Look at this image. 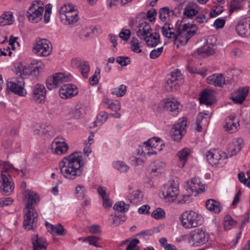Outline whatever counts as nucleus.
I'll return each mask as SVG.
<instances>
[{"instance_id": "obj_41", "label": "nucleus", "mask_w": 250, "mask_h": 250, "mask_svg": "<svg viewBox=\"0 0 250 250\" xmlns=\"http://www.w3.org/2000/svg\"><path fill=\"white\" fill-rule=\"evenodd\" d=\"M100 241L101 238L98 237H96L95 236H90L87 237H85L83 239L84 242H87L89 243V245H93L96 247L100 248L101 247L100 245Z\"/></svg>"}, {"instance_id": "obj_22", "label": "nucleus", "mask_w": 250, "mask_h": 250, "mask_svg": "<svg viewBox=\"0 0 250 250\" xmlns=\"http://www.w3.org/2000/svg\"><path fill=\"white\" fill-rule=\"evenodd\" d=\"M244 146V140L241 138H237L233 139L229 144V156L231 157L239 152Z\"/></svg>"}, {"instance_id": "obj_3", "label": "nucleus", "mask_w": 250, "mask_h": 250, "mask_svg": "<svg viewBox=\"0 0 250 250\" xmlns=\"http://www.w3.org/2000/svg\"><path fill=\"white\" fill-rule=\"evenodd\" d=\"M185 19L180 21L179 26L176 31V40L181 45H185L188 41L196 33L198 28L191 23H184Z\"/></svg>"}, {"instance_id": "obj_62", "label": "nucleus", "mask_w": 250, "mask_h": 250, "mask_svg": "<svg viewBox=\"0 0 250 250\" xmlns=\"http://www.w3.org/2000/svg\"><path fill=\"white\" fill-rule=\"evenodd\" d=\"M157 15V12L154 8H151L147 12V17L149 19L150 21H154L155 20V17Z\"/></svg>"}, {"instance_id": "obj_46", "label": "nucleus", "mask_w": 250, "mask_h": 250, "mask_svg": "<svg viewBox=\"0 0 250 250\" xmlns=\"http://www.w3.org/2000/svg\"><path fill=\"white\" fill-rule=\"evenodd\" d=\"M129 207V204H126L123 201H120L115 204L113 209L116 211L125 212L128 210Z\"/></svg>"}, {"instance_id": "obj_38", "label": "nucleus", "mask_w": 250, "mask_h": 250, "mask_svg": "<svg viewBox=\"0 0 250 250\" xmlns=\"http://www.w3.org/2000/svg\"><path fill=\"white\" fill-rule=\"evenodd\" d=\"M196 4L194 2H189L184 8V14L188 18H191L198 14L196 9Z\"/></svg>"}, {"instance_id": "obj_42", "label": "nucleus", "mask_w": 250, "mask_h": 250, "mask_svg": "<svg viewBox=\"0 0 250 250\" xmlns=\"http://www.w3.org/2000/svg\"><path fill=\"white\" fill-rule=\"evenodd\" d=\"M126 92V86L124 84H121L118 87L113 88L111 90V94L116 95L118 97H121L125 95Z\"/></svg>"}, {"instance_id": "obj_33", "label": "nucleus", "mask_w": 250, "mask_h": 250, "mask_svg": "<svg viewBox=\"0 0 250 250\" xmlns=\"http://www.w3.org/2000/svg\"><path fill=\"white\" fill-rule=\"evenodd\" d=\"M165 167V163L156 160L150 164L148 167V171L150 173H162Z\"/></svg>"}, {"instance_id": "obj_49", "label": "nucleus", "mask_w": 250, "mask_h": 250, "mask_svg": "<svg viewBox=\"0 0 250 250\" xmlns=\"http://www.w3.org/2000/svg\"><path fill=\"white\" fill-rule=\"evenodd\" d=\"M53 229L52 234H57V235L63 236L66 233V230L64 229L63 227L61 224H58L54 226Z\"/></svg>"}, {"instance_id": "obj_54", "label": "nucleus", "mask_w": 250, "mask_h": 250, "mask_svg": "<svg viewBox=\"0 0 250 250\" xmlns=\"http://www.w3.org/2000/svg\"><path fill=\"white\" fill-rule=\"evenodd\" d=\"M165 214L164 210L162 208H158L152 212L151 216L156 219H159L164 216Z\"/></svg>"}, {"instance_id": "obj_17", "label": "nucleus", "mask_w": 250, "mask_h": 250, "mask_svg": "<svg viewBox=\"0 0 250 250\" xmlns=\"http://www.w3.org/2000/svg\"><path fill=\"white\" fill-rule=\"evenodd\" d=\"M78 90L76 85L68 83L63 85L59 90V95L62 99H66L77 95Z\"/></svg>"}, {"instance_id": "obj_23", "label": "nucleus", "mask_w": 250, "mask_h": 250, "mask_svg": "<svg viewBox=\"0 0 250 250\" xmlns=\"http://www.w3.org/2000/svg\"><path fill=\"white\" fill-rule=\"evenodd\" d=\"M187 188L190 189L192 193H198L205 190L203 185L199 178H192L190 181L187 182Z\"/></svg>"}, {"instance_id": "obj_11", "label": "nucleus", "mask_w": 250, "mask_h": 250, "mask_svg": "<svg viewBox=\"0 0 250 250\" xmlns=\"http://www.w3.org/2000/svg\"><path fill=\"white\" fill-rule=\"evenodd\" d=\"M159 108L171 113L172 115H177L182 110V106L174 99H167L161 101L158 105Z\"/></svg>"}, {"instance_id": "obj_56", "label": "nucleus", "mask_w": 250, "mask_h": 250, "mask_svg": "<svg viewBox=\"0 0 250 250\" xmlns=\"http://www.w3.org/2000/svg\"><path fill=\"white\" fill-rule=\"evenodd\" d=\"M116 61L121 66H126L130 63V58L125 56L118 57Z\"/></svg>"}, {"instance_id": "obj_14", "label": "nucleus", "mask_w": 250, "mask_h": 250, "mask_svg": "<svg viewBox=\"0 0 250 250\" xmlns=\"http://www.w3.org/2000/svg\"><path fill=\"white\" fill-rule=\"evenodd\" d=\"M187 121L183 120L175 124L170 131L172 139L176 142H179L186 133Z\"/></svg>"}, {"instance_id": "obj_32", "label": "nucleus", "mask_w": 250, "mask_h": 250, "mask_svg": "<svg viewBox=\"0 0 250 250\" xmlns=\"http://www.w3.org/2000/svg\"><path fill=\"white\" fill-rule=\"evenodd\" d=\"M206 207L208 210L215 213H219L222 210L220 203L212 199L207 200Z\"/></svg>"}, {"instance_id": "obj_27", "label": "nucleus", "mask_w": 250, "mask_h": 250, "mask_svg": "<svg viewBox=\"0 0 250 250\" xmlns=\"http://www.w3.org/2000/svg\"><path fill=\"white\" fill-rule=\"evenodd\" d=\"M196 52L200 57H206L214 53L212 43H207L197 49Z\"/></svg>"}, {"instance_id": "obj_47", "label": "nucleus", "mask_w": 250, "mask_h": 250, "mask_svg": "<svg viewBox=\"0 0 250 250\" xmlns=\"http://www.w3.org/2000/svg\"><path fill=\"white\" fill-rule=\"evenodd\" d=\"M243 5L241 0H231L230 3L229 12L230 14L238 9H242Z\"/></svg>"}, {"instance_id": "obj_8", "label": "nucleus", "mask_w": 250, "mask_h": 250, "mask_svg": "<svg viewBox=\"0 0 250 250\" xmlns=\"http://www.w3.org/2000/svg\"><path fill=\"white\" fill-rule=\"evenodd\" d=\"M227 157L224 152L217 150L208 151L206 154L207 161L211 165L219 167H223L226 163Z\"/></svg>"}, {"instance_id": "obj_31", "label": "nucleus", "mask_w": 250, "mask_h": 250, "mask_svg": "<svg viewBox=\"0 0 250 250\" xmlns=\"http://www.w3.org/2000/svg\"><path fill=\"white\" fill-rule=\"evenodd\" d=\"M208 83L210 84H213L216 86H221L225 84V79L221 74H214L208 77Z\"/></svg>"}, {"instance_id": "obj_60", "label": "nucleus", "mask_w": 250, "mask_h": 250, "mask_svg": "<svg viewBox=\"0 0 250 250\" xmlns=\"http://www.w3.org/2000/svg\"><path fill=\"white\" fill-rule=\"evenodd\" d=\"M131 34V31L129 29H122L119 34V37L124 41H127Z\"/></svg>"}, {"instance_id": "obj_64", "label": "nucleus", "mask_w": 250, "mask_h": 250, "mask_svg": "<svg viewBox=\"0 0 250 250\" xmlns=\"http://www.w3.org/2000/svg\"><path fill=\"white\" fill-rule=\"evenodd\" d=\"M39 127L41 129L42 133L44 134H49V132L52 129V127L51 126H48L45 125H39Z\"/></svg>"}, {"instance_id": "obj_10", "label": "nucleus", "mask_w": 250, "mask_h": 250, "mask_svg": "<svg viewBox=\"0 0 250 250\" xmlns=\"http://www.w3.org/2000/svg\"><path fill=\"white\" fill-rule=\"evenodd\" d=\"M50 42L45 39L38 38L36 43L33 47V51L39 56H48L52 51V48L49 45Z\"/></svg>"}, {"instance_id": "obj_50", "label": "nucleus", "mask_w": 250, "mask_h": 250, "mask_svg": "<svg viewBox=\"0 0 250 250\" xmlns=\"http://www.w3.org/2000/svg\"><path fill=\"white\" fill-rule=\"evenodd\" d=\"M84 113V110L83 107L78 106L71 111L72 116L76 119L81 118Z\"/></svg>"}, {"instance_id": "obj_19", "label": "nucleus", "mask_w": 250, "mask_h": 250, "mask_svg": "<svg viewBox=\"0 0 250 250\" xmlns=\"http://www.w3.org/2000/svg\"><path fill=\"white\" fill-rule=\"evenodd\" d=\"M24 197L27 199L26 209L34 208L33 206L39 202V197L37 193L30 190H24L23 192Z\"/></svg>"}, {"instance_id": "obj_4", "label": "nucleus", "mask_w": 250, "mask_h": 250, "mask_svg": "<svg viewBox=\"0 0 250 250\" xmlns=\"http://www.w3.org/2000/svg\"><path fill=\"white\" fill-rule=\"evenodd\" d=\"M202 216L193 210L184 211L180 216V221L184 228L191 229L201 223Z\"/></svg>"}, {"instance_id": "obj_18", "label": "nucleus", "mask_w": 250, "mask_h": 250, "mask_svg": "<svg viewBox=\"0 0 250 250\" xmlns=\"http://www.w3.org/2000/svg\"><path fill=\"white\" fill-rule=\"evenodd\" d=\"M249 91V87H241L232 93L231 99L234 103L241 104L245 100Z\"/></svg>"}, {"instance_id": "obj_45", "label": "nucleus", "mask_w": 250, "mask_h": 250, "mask_svg": "<svg viewBox=\"0 0 250 250\" xmlns=\"http://www.w3.org/2000/svg\"><path fill=\"white\" fill-rule=\"evenodd\" d=\"M236 224L234 220L229 215H227L224 218V227L225 230H229Z\"/></svg>"}, {"instance_id": "obj_43", "label": "nucleus", "mask_w": 250, "mask_h": 250, "mask_svg": "<svg viewBox=\"0 0 250 250\" xmlns=\"http://www.w3.org/2000/svg\"><path fill=\"white\" fill-rule=\"evenodd\" d=\"M79 68L83 78H87L90 70L89 63L87 61H83L81 62Z\"/></svg>"}, {"instance_id": "obj_20", "label": "nucleus", "mask_w": 250, "mask_h": 250, "mask_svg": "<svg viewBox=\"0 0 250 250\" xmlns=\"http://www.w3.org/2000/svg\"><path fill=\"white\" fill-rule=\"evenodd\" d=\"M68 146L64 141H59L57 138L54 139L51 145L52 152L57 155H62L65 153L68 149Z\"/></svg>"}, {"instance_id": "obj_55", "label": "nucleus", "mask_w": 250, "mask_h": 250, "mask_svg": "<svg viewBox=\"0 0 250 250\" xmlns=\"http://www.w3.org/2000/svg\"><path fill=\"white\" fill-rule=\"evenodd\" d=\"M121 104L118 101H114L111 102L109 106H106V107L110 109L113 111L117 112L121 109Z\"/></svg>"}, {"instance_id": "obj_28", "label": "nucleus", "mask_w": 250, "mask_h": 250, "mask_svg": "<svg viewBox=\"0 0 250 250\" xmlns=\"http://www.w3.org/2000/svg\"><path fill=\"white\" fill-rule=\"evenodd\" d=\"M247 21L246 20L240 21L236 26V31L240 36H244L248 33L249 29H250V21Z\"/></svg>"}, {"instance_id": "obj_40", "label": "nucleus", "mask_w": 250, "mask_h": 250, "mask_svg": "<svg viewBox=\"0 0 250 250\" xmlns=\"http://www.w3.org/2000/svg\"><path fill=\"white\" fill-rule=\"evenodd\" d=\"M170 13H172L173 14H174L173 11H170L167 7H164L160 8L159 12L160 20L163 22H165L167 18L170 16Z\"/></svg>"}, {"instance_id": "obj_58", "label": "nucleus", "mask_w": 250, "mask_h": 250, "mask_svg": "<svg viewBox=\"0 0 250 250\" xmlns=\"http://www.w3.org/2000/svg\"><path fill=\"white\" fill-rule=\"evenodd\" d=\"M118 37L115 36L112 34H110L108 35V39L110 42L112 43V50L114 52H115L116 50V46L118 44L117 40Z\"/></svg>"}, {"instance_id": "obj_15", "label": "nucleus", "mask_w": 250, "mask_h": 250, "mask_svg": "<svg viewBox=\"0 0 250 250\" xmlns=\"http://www.w3.org/2000/svg\"><path fill=\"white\" fill-rule=\"evenodd\" d=\"M43 10V7L36 4H32L26 13L29 21L33 23H37L40 21L42 17Z\"/></svg>"}, {"instance_id": "obj_16", "label": "nucleus", "mask_w": 250, "mask_h": 250, "mask_svg": "<svg viewBox=\"0 0 250 250\" xmlns=\"http://www.w3.org/2000/svg\"><path fill=\"white\" fill-rule=\"evenodd\" d=\"M46 94V89L43 84L38 83L32 88V99L36 103L40 104L44 101Z\"/></svg>"}, {"instance_id": "obj_13", "label": "nucleus", "mask_w": 250, "mask_h": 250, "mask_svg": "<svg viewBox=\"0 0 250 250\" xmlns=\"http://www.w3.org/2000/svg\"><path fill=\"white\" fill-rule=\"evenodd\" d=\"M27 210L24 217L23 227L27 230L34 229L36 227L38 221V213L35 208L26 209Z\"/></svg>"}, {"instance_id": "obj_29", "label": "nucleus", "mask_w": 250, "mask_h": 250, "mask_svg": "<svg viewBox=\"0 0 250 250\" xmlns=\"http://www.w3.org/2000/svg\"><path fill=\"white\" fill-rule=\"evenodd\" d=\"M151 31V28L150 24L146 21H143L139 24L136 35L140 39H143L149 34Z\"/></svg>"}, {"instance_id": "obj_30", "label": "nucleus", "mask_w": 250, "mask_h": 250, "mask_svg": "<svg viewBox=\"0 0 250 250\" xmlns=\"http://www.w3.org/2000/svg\"><path fill=\"white\" fill-rule=\"evenodd\" d=\"M32 242L34 250H45L46 249V240L43 237H40L38 235H35L32 238Z\"/></svg>"}, {"instance_id": "obj_12", "label": "nucleus", "mask_w": 250, "mask_h": 250, "mask_svg": "<svg viewBox=\"0 0 250 250\" xmlns=\"http://www.w3.org/2000/svg\"><path fill=\"white\" fill-rule=\"evenodd\" d=\"M44 67V65L42 64L39 65L34 66L30 65L26 66L22 63H20L18 65L17 71L20 76L25 77L29 75H33L37 77L43 70Z\"/></svg>"}, {"instance_id": "obj_39", "label": "nucleus", "mask_w": 250, "mask_h": 250, "mask_svg": "<svg viewBox=\"0 0 250 250\" xmlns=\"http://www.w3.org/2000/svg\"><path fill=\"white\" fill-rule=\"evenodd\" d=\"M13 18L11 12H4L0 17V26L12 24L13 22Z\"/></svg>"}, {"instance_id": "obj_21", "label": "nucleus", "mask_w": 250, "mask_h": 250, "mask_svg": "<svg viewBox=\"0 0 250 250\" xmlns=\"http://www.w3.org/2000/svg\"><path fill=\"white\" fill-rule=\"evenodd\" d=\"M178 194L179 188L176 183L171 184L170 186L163 191V195L166 200L169 202H173Z\"/></svg>"}, {"instance_id": "obj_6", "label": "nucleus", "mask_w": 250, "mask_h": 250, "mask_svg": "<svg viewBox=\"0 0 250 250\" xmlns=\"http://www.w3.org/2000/svg\"><path fill=\"white\" fill-rule=\"evenodd\" d=\"M72 76L70 74L65 75L62 73H57L52 76L47 78L46 80V85L49 90L58 87L63 83L67 82L71 80Z\"/></svg>"}, {"instance_id": "obj_2", "label": "nucleus", "mask_w": 250, "mask_h": 250, "mask_svg": "<svg viewBox=\"0 0 250 250\" xmlns=\"http://www.w3.org/2000/svg\"><path fill=\"white\" fill-rule=\"evenodd\" d=\"M0 165L2 167L0 172V183H2L0 187L1 193L4 195H9L14 189L12 178L8 172L12 165L9 162L2 161L0 162Z\"/></svg>"}, {"instance_id": "obj_25", "label": "nucleus", "mask_w": 250, "mask_h": 250, "mask_svg": "<svg viewBox=\"0 0 250 250\" xmlns=\"http://www.w3.org/2000/svg\"><path fill=\"white\" fill-rule=\"evenodd\" d=\"M225 127L227 131L234 133L237 131L239 127V121L233 115L228 116L225 119Z\"/></svg>"}, {"instance_id": "obj_24", "label": "nucleus", "mask_w": 250, "mask_h": 250, "mask_svg": "<svg viewBox=\"0 0 250 250\" xmlns=\"http://www.w3.org/2000/svg\"><path fill=\"white\" fill-rule=\"evenodd\" d=\"M79 19L78 11L75 9L68 12L66 15H61L60 19L63 24L70 25L77 22Z\"/></svg>"}, {"instance_id": "obj_61", "label": "nucleus", "mask_w": 250, "mask_h": 250, "mask_svg": "<svg viewBox=\"0 0 250 250\" xmlns=\"http://www.w3.org/2000/svg\"><path fill=\"white\" fill-rule=\"evenodd\" d=\"M13 200L10 197H3L1 198L0 201V207H3L11 205Z\"/></svg>"}, {"instance_id": "obj_9", "label": "nucleus", "mask_w": 250, "mask_h": 250, "mask_svg": "<svg viewBox=\"0 0 250 250\" xmlns=\"http://www.w3.org/2000/svg\"><path fill=\"white\" fill-rule=\"evenodd\" d=\"M21 77L17 79H13L12 81L7 82V88L12 92L21 96L26 95V92L24 88V77Z\"/></svg>"}, {"instance_id": "obj_53", "label": "nucleus", "mask_w": 250, "mask_h": 250, "mask_svg": "<svg viewBox=\"0 0 250 250\" xmlns=\"http://www.w3.org/2000/svg\"><path fill=\"white\" fill-rule=\"evenodd\" d=\"M92 33V29L90 27H85L83 28L80 33V37L81 39L84 40L87 38L90 34Z\"/></svg>"}, {"instance_id": "obj_1", "label": "nucleus", "mask_w": 250, "mask_h": 250, "mask_svg": "<svg viewBox=\"0 0 250 250\" xmlns=\"http://www.w3.org/2000/svg\"><path fill=\"white\" fill-rule=\"evenodd\" d=\"M83 166L82 155L78 152L64 157L59 163L62 174L65 178L70 180L74 179L82 174Z\"/></svg>"}, {"instance_id": "obj_36", "label": "nucleus", "mask_w": 250, "mask_h": 250, "mask_svg": "<svg viewBox=\"0 0 250 250\" xmlns=\"http://www.w3.org/2000/svg\"><path fill=\"white\" fill-rule=\"evenodd\" d=\"M145 40L147 45L150 47H155L160 42L159 35L157 33H151L143 38Z\"/></svg>"}, {"instance_id": "obj_63", "label": "nucleus", "mask_w": 250, "mask_h": 250, "mask_svg": "<svg viewBox=\"0 0 250 250\" xmlns=\"http://www.w3.org/2000/svg\"><path fill=\"white\" fill-rule=\"evenodd\" d=\"M225 23V21L223 19H217L214 22V26L216 29L222 28Z\"/></svg>"}, {"instance_id": "obj_34", "label": "nucleus", "mask_w": 250, "mask_h": 250, "mask_svg": "<svg viewBox=\"0 0 250 250\" xmlns=\"http://www.w3.org/2000/svg\"><path fill=\"white\" fill-rule=\"evenodd\" d=\"M200 102L207 106L211 105L213 103V96L210 91L204 90L200 97Z\"/></svg>"}, {"instance_id": "obj_51", "label": "nucleus", "mask_w": 250, "mask_h": 250, "mask_svg": "<svg viewBox=\"0 0 250 250\" xmlns=\"http://www.w3.org/2000/svg\"><path fill=\"white\" fill-rule=\"evenodd\" d=\"M85 188L83 185H79L76 188L75 194L79 199H83L85 196Z\"/></svg>"}, {"instance_id": "obj_59", "label": "nucleus", "mask_w": 250, "mask_h": 250, "mask_svg": "<svg viewBox=\"0 0 250 250\" xmlns=\"http://www.w3.org/2000/svg\"><path fill=\"white\" fill-rule=\"evenodd\" d=\"M108 116L109 115L105 111H101L97 116V120L103 124L107 120Z\"/></svg>"}, {"instance_id": "obj_57", "label": "nucleus", "mask_w": 250, "mask_h": 250, "mask_svg": "<svg viewBox=\"0 0 250 250\" xmlns=\"http://www.w3.org/2000/svg\"><path fill=\"white\" fill-rule=\"evenodd\" d=\"M163 47H161L156 49L152 50L150 53V58L152 59H155L158 58L162 53Z\"/></svg>"}, {"instance_id": "obj_35", "label": "nucleus", "mask_w": 250, "mask_h": 250, "mask_svg": "<svg viewBox=\"0 0 250 250\" xmlns=\"http://www.w3.org/2000/svg\"><path fill=\"white\" fill-rule=\"evenodd\" d=\"M162 33L163 36L176 40V32H175L173 27L169 23L166 22L162 28Z\"/></svg>"}, {"instance_id": "obj_7", "label": "nucleus", "mask_w": 250, "mask_h": 250, "mask_svg": "<svg viewBox=\"0 0 250 250\" xmlns=\"http://www.w3.org/2000/svg\"><path fill=\"white\" fill-rule=\"evenodd\" d=\"M208 235L200 229H195L190 232L188 241L193 246H199L206 243L208 239Z\"/></svg>"}, {"instance_id": "obj_37", "label": "nucleus", "mask_w": 250, "mask_h": 250, "mask_svg": "<svg viewBox=\"0 0 250 250\" xmlns=\"http://www.w3.org/2000/svg\"><path fill=\"white\" fill-rule=\"evenodd\" d=\"M190 152L191 151L188 148L185 147L177 153V155L180 160L178 164L180 167H184L187 158L190 154Z\"/></svg>"}, {"instance_id": "obj_26", "label": "nucleus", "mask_w": 250, "mask_h": 250, "mask_svg": "<svg viewBox=\"0 0 250 250\" xmlns=\"http://www.w3.org/2000/svg\"><path fill=\"white\" fill-rule=\"evenodd\" d=\"M162 146H164L162 140L155 137L144 143V146L146 150H149L151 147L160 151L162 149Z\"/></svg>"}, {"instance_id": "obj_44", "label": "nucleus", "mask_w": 250, "mask_h": 250, "mask_svg": "<svg viewBox=\"0 0 250 250\" xmlns=\"http://www.w3.org/2000/svg\"><path fill=\"white\" fill-rule=\"evenodd\" d=\"M113 167L121 173L126 172L129 168V167L123 161H116L113 163Z\"/></svg>"}, {"instance_id": "obj_5", "label": "nucleus", "mask_w": 250, "mask_h": 250, "mask_svg": "<svg viewBox=\"0 0 250 250\" xmlns=\"http://www.w3.org/2000/svg\"><path fill=\"white\" fill-rule=\"evenodd\" d=\"M184 83L183 75L180 71L176 70L168 75L164 87L167 91H173L177 90Z\"/></svg>"}, {"instance_id": "obj_52", "label": "nucleus", "mask_w": 250, "mask_h": 250, "mask_svg": "<svg viewBox=\"0 0 250 250\" xmlns=\"http://www.w3.org/2000/svg\"><path fill=\"white\" fill-rule=\"evenodd\" d=\"M75 10L74 7L71 4H64L60 9V17L62 15H66L68 12Z\"/></svg>"}, {"instance_id": "obj_48", "label": "nucleus", "mask_w": 250, "mask_h": 250, "mask_svg": "<svg viewBox=\"0 0 250 250\" xmlns=\"http://www.w3.org/2000/svg\"><path fill=\"white\" fill-rule=\"evenodd\" d=\"M143 199V194L142 192L139 190H137L133 191L131 198H130V203L133 204H137L138 202L141 201Z\"/></svg>"}]
</instances>
